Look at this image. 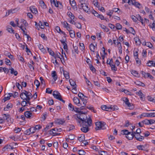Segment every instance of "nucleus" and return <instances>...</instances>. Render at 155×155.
<instances>
[{"mask_svg":"<svg viewBox=\"0 0 155 155\" xmlns=\"http://www.w3.org/2000/svg\"><path fill=\"white\" fill-rule=\"evenodd\" d=\"M81 112L77 115V118H76L77 122L80 125H81L82 124H87L89 126H91L92 123L91 119L90 117L87 118L85 113H83L82 112Z\"/></svg>","mask_w":155,"mask_h":155,"instance_id":"1","label":"nucleus"},{"mask_svg":"<svg viewBox=\"0 0 155 155\" xmlns=\"http://www.w3.org/2000/svg\"><path fill=\"white\" fill-rule=\"evenodd\" d=\"M95 125L96 127L95 128V129L97 130L101 129L104 130L106 128L105 126V123L104 122H97L95 123Z\"/></svg>","mask_w":155,"mask_h":155,"instance_id":"2","label":"nucleus"},{"mask_svg":"<svg viewBox=\"0 0 155 155\" xmlns=\"http://www.w3.org/2000/svg\"><path fill=\"white\" fill-rule=\"evenodd\" d=\"M81 126H82V127L81 128V130L83 132L86 133L89 130L88 128L89 126L86 124H82L81 125H80Z\"/></svg>","mask_w":155,"mask_h":155,"instance_id":"3","label":"nucleus"},{"mask_svg":"<svg viewBox=\"0 0 155 155\" xmlns=\"http://www.w3.org/2000/svg\"><path fill=\"white\" fill-rule=\"evenodd\" d=\"M82 5V8L83 10L86 13L90 14V11L89 8L88 6L86 4L84 3L83 5Z\"/></svg>","mask_w":155,"mask_h":155,"instance_id":"4","label":"nucleus"},{"mask_svg":"<svg viewBox=\"0 0 155 155\" xmlns=\"http://www.w3.org/2000/svg\"><path fill=\"white\" fill-rule=\"evenodd\" d=\"M135 134L136 133L135 131L132 132L131 133L130 132L127 136H126V137L128 140H132L134 137Z\"/></svg>","mask_w":155,"mask_h":155,"instance_id":"5","label":"nucleus"},{"mask_svg":"<svg viewBox=\"0 0 155 155\" xmlns=\"http://www.w3.org/2000/svg\"><path fill=\"white\" fill-rule=\"evenodd\" d=\"M35 132V130H33V127H31L29 129L26 130L24 132V134L26 135H29L31 134H33Z\"/></svg>","mask_w":155,"mask_h":155,"instance_id":"6","label":"nucleus"},{"mask_svg":"<svg viewBox=\"0 0 155 155\" xmlns=\"http://www.w3.org/2000/svg\"><path fill=\"white\" fill-rule=\"evenodd\" d=\"M134 137L137 140L139 141H142L144 139V136L140 135L139 134H136V135L135 134Z\"/></svg>","mask_w":155,"mask_h":155,"instance_id":"7","label":"nucleus"},{"mask_svg":"<svg viewBox=\"0 0 155 155\" xmlns=\"http://www.w3.org/2000/svg\"><path fill=\"white\" fill-rule=\"evenodd\" d=\"M25 116L27 118H32L33 116L32 114L30 111H26L24 113Z\"/></svg>","mask_w":155,"mask_h":155,"instance_id":"8","label":"nucleus"},{"mask_svg":"<svg viewBox=\"0 0 155 155\" xmlns=\"http://www.w3.org/2000/svg\"><path fill=\"white\" fill-rule=\"evenodd\" d=\"M144 117H155V113H143Z\"/></svg>","mask_w":155,"mask_h":155,"instance_id":"9","label":"nucleus"},{"mask_svg":"<svg viewBox=\"0 0 155 155\" xmlns=\"http://www.w3.org/2000/svg\"><path fill=\"white\" fill-rule=\"evenodd\" d=\"M17 11L16 8L11 9L9 10L8 12H6L5 16H7L11 13H14L16 12Z\"/></svg>","mask_w":155,"mask_h":155,"instance_id":"10","label":"nucleus"},{"mask_svg":"<svg viewBox=\"0 0 155 155\" xmlns=\"http://www.w3.org/2000/svg\"><path fill=\"white\" fill-rule=\"evenodd\" d=\"M73 101L75 104H78V106L81 105V104L80 102V100L77 97H74L73 98Z\"/></svg>","mask_w":155,"mask_h":155,"instance_id":"11","label":"nucleus"},{"mask_svg":"<svg viewBox=\"0 0 155 155\" xmlns=\"http://www.w3.org/2000/svg\"><path fill=\"white\" fill-rule=\"evenodd\" d=\"M58 130V129L57 128H53L50 130V134H56V135H58L59 134L56 133Z\"/></svg>","mask_w":155,"mask_h":155,"instance_id":"12","label":"nucleus"},{"mask_svg":"<svg viewBox=\"0 0 155 155\" xmlns=\"http://www.w3.org/2000/svg\"><path fill=\"white\" fill-rule=\"evenodd\" d=\"M30 9L31 12L33 13L36 14L38 13L37 9L35 8V6H31L30 7Z\"/></svg>","mask_w":155,"mask_h":155,"instance_id":"13","label":"nucleus"},{"mask_svg":"<svg viewBox=\"0 0 155 155\" xmlns=\"http://www.w3.org/2000/svg\"><path fill=\"white\" fill-rule=\"evenodd\" d=\"M56 0H50L51 3V4L53 3L55 7H58V5L59 4L61 5V4L59 2Z\"/></svg>","mask_w":155,"mask_h":155,"instance_id":"14","label":"nucleus"},{"mask_svg":"<svg viewBox=\"0 0 155 155\" xmlns=\"http://www.w3.org/2000/svg\"><path fill=\"white\" fill-rule=\"evenodd\" d=\"M6 94H5V96L3 99V100L4 101V102H5L6 101L10 99V97L12 95V93H9L8 94V96H6Z\"/></svg>","mask_w":155,"mask_h":155,"instance_id":"15","label":"nucleus"},{"mask_svg":"<svg viewBox=\"0 0 155 155\" xmlns=\"http://www.w3.org/2000/svg\"><path fill=\"white\" fill-rule=\"evenodd\" d=\"M61 56L60 53L58 52H56V54L54 53V55H53L52 56L54 57V58L56 59L57 58H59L60 59L61 61L62 62V58L60 57V56Z\"/></svg>","mask_w":155,"mask_h":155,"instance_id":"16","label":"nucleus"},{"mask_svg":"<svg viewBox=\"0 0 155 155\" xmlns=\"http://www.w3.org/2000/svg\"><path fill=\"white\" fill-rule=\"evenodd\" d=\"M70 3L71 6L73 7L74 8H76L77 9V7L76 6V3L74 0H70Z\"/></svg>","mask_w":155,"mask_h":155,"instance_id":"17","label":"nucleus"},{"mask_svg":"<svg viewBox=\"0 0 155 155\" xmlns=\"http://www.w3.org/2000/svg\"><path fill=\"white\" fill-rule=\"evenodd\" d=\"M51 76L54 79V81H55L58 78L56 72L55 71H52L51 73Z\"/></svg>","mask_w":155,"mask_h":155,"instance_id":"18","label":"nucleus"},{"mask_svg":"<svg viewBox=\"0 0 155 155\" xmlns=\"http://www.w3.org/2000/svg\"><path fill=\"white\" fill-rule=\"evenodd\" d=\"M24 91L25 92H23L21 93L20 95L21 98L22 99L25 97L23 96V95H25V97H27V95L28 94V91L25 90H24Z\"/></svg>","mask_w":155,"mask_h":155,"instance_id":"19","label":"nucleus"},{"mask_svg":"<svg viewBox=\"0 0 155 155\" xmlns=\"http://www.w3.org/2000/svg\"><path fill=\"white\" fill-rule=\"evenodd\" d=\"M136 16L137 20H138L140 21L142 25H144V23L143 22V19L139 15H136Z\"/></svg>","mask_w":155,"mask_h":155,"instance_id":"20","label":"nucleus"},{"mask_svg":"<svg viewBox=\"0 0 155 155\" xmlns=\"http://www.w3.org/2000/svg\"><path fill=\"white\" fill-rule=\"evenodd\" d=\"M134 40L135 41V43L136 45H139L140 44V40L138 37H135L134 38Z\"/></svg>","mask_w":155,"mask_h":155,"instance_id":"21","label":"nucleus"},{"mask_svg":"<svg viewBox=\"0 0 155 155\" xmlns=\"http://www.w3.org/2000/svg\"><path fill=\"white\" fill-rule=\"evenodd\" d=\"M155 62V61H149L147 63V66L149 67H151L152 66H154Z\"/></svg>","mask_w":155,"mask_h":155,"instance_id":"22","label":"nucleus"},{"mask_svg":"<svg viewBox=\"0 0 155 155\" xmlns=\"http://www.w3.org/2000/svg\"><path fill=\"white\" fill-rule=\"evenodd\" d=\"M63 71L64 75L65 78L67 79H69L70 78L69 73L67 71H64L63 69Z\"/></svg>","mask_w":155,"mask_h":155,"instance_id":"23","label":"nucleus"},{"mask_svg":"<svg viewBox=\"0 0 155 155\" xmlns=\"http://www.w3.org/2000/svg\"><path fill=\"white\" fill-rule=\"evenodd\" d=\"M101 108L103 110H104L107 111H110V107H108L107 106L105 105H102L101 106Z\"/></svg>","mask_w":155,"mask_h":155,"instance_id":"24","label":"nucleus"},{"mask_svg":"<svg viewBox=\"0 0 155 155\" xmlns=\"http://www.w3.org/2000/svg\"><path fill=\"white\" fill-rule=\"evenodd\" d=\"M3 116H4L3 117L4 119V120H7V121H9V120H10V116L9 114H3Z\"/></svg>","mask_w":155,"mask_h":155,"instance_id":"25","label":"nucleus"},{"mask_svg":"<svg viewBox=\"0 0 155 155\" xmlns=\"http://www.w3.org/2000/svg\"><path fill=\"white\" fill-rule=\"evenodd\" d=\"M11 70V74H14L15 76H17L18 74V72L17 71H15L14 69L12 68H11L9 69Z\"/></svg>","mask_w":155,"mask_h":155,"instance_id":"26","label":"nucleus"},{"mask_svg":"<svg viewBox=\"0 0 155 155\" xmlns=\"http://www.w3.org/2000/svg\"><path fill=\"white\" fill-rule=\"evenodd\" d=\"M7 30L10 33H14V30L12 29V28L10 26H7Z\"/></svg>","mask_w":155,"mask_h":155,"instance_id":"27","label":"nucleus"},{"mask_svg":"<svg viewBox=\"0 0 155 155\" xmlns=\"http://www.w3.org/2000/svg\"><path fill=\"white\" fill-rule=\"evenodd\" d=\"M95 46L93 44L91 43L90 45V50L93 52H95Z\"/></svg>","mask_w":155,"mask_h":155,"instance_id":"28","label":"nucleus"},{"mask_svg":"<svg viewBox=\"0 0 155 155\" xmlns=\"http://www.w3.org/2000/svg\"><path fill=\"white\" fill-rule=\"evenodd\" d=\"M67 15L71 19H74L75 16L71 12H68Z\"/></svg>","mask_w":155,"mask_h":155,"instance_id":"29","label":"nucleus"},{"mask_svg":"<svg viewBox=\"0 0 155 155\" xmlns=\"http://www.w3.org/2000/svg\"><path fill=\"white\" fill-rule=\"evenodd\" d=\"M70 37L72 38H74L75 36L74 31L72 29L69 31Z\"/></svg>","mask_w":155,"mask_h":155,"instance_id":"30","label":"nucleus"},{"mask_svg":"<svg viewBox=\"0 0 155 155\" xmlns=\"http://www.w3.org/2000/svg\"><path fill=\"white\" fill-rule=\"evenodd\" d=\"M70 83L72 86L73 87V88L74 87H76L75 85H76V83L75 81H73L72 79H70L69 80Z\"/></svg>","mask_w":155,"mask_h":155,"instance_id":"31","label":"nucleus"},{"mask_svg":"<svg viewBox=\"0 0 155 155\" xmlns=\"http://www.w3.org/2000/svg\"><path fill=\"white\" fill-rule=\"evenodd\" d=\"M12 107V104L11 103H8L6 106V107H5L4 108V110L5 111H7L8 110V109H9Z\"/></svg>","mask_w":155,"mask_h":155,"instance_id":"32","label":"nucleus"},{"mask_svg":"<svg viewBox=\"0 0 155 155\" xmlns=\"http://www.w3.org/2000/svg\"><path fill=\"white\" fill-rule=\"evenodd\" d=\"M87 108L94 113H96V111L94 110V107L92 106L89 105L87 107Z\"/></svg>","mask_w":155,"mask_h":155,"instance_id":"33","label":"nucleus"},{"mask_svg":"<svg viewBox=\"0 0 155 155\" xmlns=\"http://www.w3.org/2000/svg\"><path fill=\"white\" fill-rule=\"evenodd\" d=\"M132 5H134L138 8H140V6L141 4L138 2H136L135 0H134Z\"/></svg>","mask_w":155,"mask_h":155,"instance_id":"34","label":"nucleus"},{"mask_svg":"<svg viewBox=\"0 0 155 155\" xmlns=\"http://www.w3.org/2000/svg\"><path fill=\"white\" fill-rule=\"evenodd\" d=\"M110 111L117 110L118 109L116 106H111L110 107Z\"/></svg>","mask_w":155,"mask_h":155,"instance_id":"35","label":"nucleus"},{"mask_svg":"<svg viewBox=\"0 0 155 155\" xmlns=\"http://www.w3.org/2000/svg\"><path fill=\"white\" fill-rule=\"evenodd\" d=\"M85 140V137L84 135H82L80 137L78 138V140L80 142H83L84 140Z\"/></svg>","mask_w":155,"mask_h":155,"instance_id":"36","label":"nucleus"},{"mask_svg":"<svg viewBox=\"0 0 155 155\" xmlns=\"http://www.w3.org/2000/svg\"><path fill=\"white\" fill-rule=\"evenodd\" d=\"M116 29L121 30L122 28V25L119 23H117L116 25Z\"/></svg>","mask_w":155,"mask_h":155,"instance_id":"37","label":"nucleus"},{"mask_svg":"<svg viewBox=\"0 0 155 155\" xmlns=\"http://www.w3.org/2000/svg\"><path fill=\"white\" fill-rule=\"evenodd\" d=\"M137 148L139 150H144L145 149V147L143 145L137 146Z\"/></svg>","mask_w":155,"mask_h":155,"instance_id":"38","label":"nucleus"},{"mask_svg":"<svg viewBox=\"0 0 155 155\" xmlns=\"http://www.w3.org/2000/svg\"><path fill=\"white\" fill-rule=\"evenodd\" d=\"M131 74L134 75V76L136 77H139V74L135 70H133L131 71Z\"/></svg>","mask_w":155,"mask_h":155,"instance_id":"39","label":"nucleus"},{"mask_svg":"<svg viewBox=\"0 0 155 155\" xmlns=\"http://www.w3.org/2000/svg\"><path fill=\"white\" fill-rule=\"evenodd\" d=\"M69 109L70 110L73 111L74 110V108L73 105L71 103L69 104L68 105Z\"/></svg>","mask_w":155,"mask_h":155,"instance_id":"40","label":"nucleus"},{"mask_svg":"<svg viewBox=\"0 0 155 155\" xmlns=\"http://www.w3.org/2000/svg\"><path fill=\"white\" fill-rule=\"evenodd\" d=\"M74 24L75 25L77 28L80 29L81 28V25L80 23L76 22L74 23Z\"/></svg>","mask_w":155,"mask_h":155,"instance_id":"41","label":"nucleus"},{"mask_svg":"<svg viewBox=\"0 0 155 155\" xmlns=\"http://www.w3.org/2000/svg\"><path fill=\"white\" fill-rule=\"evenodd\" d=\"M41 126L39 124L36 125L35 127H33V130H35V131L36 130H39L41 129Z\"/></svg>","mask_w":155,"mask_h":155,"instance_id":"42","label":"nucleus"},{"mask_svg":"<svg viewBox=\"0 0 155 155\" xmlns=\"http://www.w3.org/2000/svg\"><path fill=\"white\" fill-rule=\"evenodd\" d=\"M78 153L79 155H85V152L83 150H79Z\"/></svg>","mask_w":155,"mask_h":155,"instance_id":"43","label":"nucleus"},{"mask_svg":"<svg viewBox=\"0 0 155 155\" xmlns=\"http://www.w3.org/2000/svg\"><path fill=\"white\" fill-rule=\"evenodd\" d=\"M149 26L150 28H151L154 31L155 27V21H153V23L151 24H150Z\"/></svg>","mask_w":155,"mask_h":155,"instance_id":"44","label":"nucleus"},{"mask_svg":"<svg viewBox=\"0 0 155 155\" xmlns=\"http://www.w3.org/2000/svg\"><path fill=\"white\" fill-rule=\"evenodd\" d=\"M110 66L111 67V69L112 70H113L114 71H116L117 70V68L115 66V64H110Z\"/></svg>","mask_w":155,"mask_h":155,"instance_id":"45","label":"nucleus"},{"mask_svg":"<svg viewBox=\"0 0 155 155\" xmlns=\"http://www.w3.org/2000/svg\"><path fill=\"white\" fill-rule=\"evenodd\" d=\"M47 49L49 53L52 56H53V55H54V52L52 51V50L51 48H47Z\"/></svg>","mask_w":155,"mask_h":155,"instance_id":"46","label":"nucleus"},{"mask_svg":"<svg viewBox=\"0 0 155 155\" xmlns=\"http://www.w3.org/2000/svg\"><path fill=\"white\" fill-rule=\"evenodd\" d=\"M34 84L37 86V88H38L39 87L40 84L39 81L37 80H35Z\"/></svg>","mask_w":155,"mask_h":155,"instance_id":"47","label":"nucleus"},{"mask_svg":"<svg viewBox=\"0 0 155 155\" xmlns=\"http://www.w3.org/2000/svg\"><path fill=\"white\" fill-rule=\"evenodd\" d=\"M144 45L150 48H151L153 47L152 44L150 42H145Z\"/></svg>","mask_w":155,"mask_h":155,"instance_id":"48","label":"nucleus"},{"mask_svg":"<svg viewBox=\"0 0 155 155\" xmlns=\"http://www.w3.org/2000/svg\"><path fill=\"white\" fill-rule=\"evenodd\" d=\"M121 132H122V134H123L125 135L126 136H127L130 132H128V130H122Z\"/></svg>","mask_w":155,"mask_h":155,"instance_id":"49","label":"nucleus"},{"mask_svg":"<svg viewBox=\"0 0 155 155\" xmlns=\"http://www.w3.org/2000/svg\"><path fill=\"white\" fill-rule=\"evenodd\" d=\"M53 96L55 98L58 100H59L61 97L60 93L58 94H56L54 95V96Z\"/></svg>","mask_w":155,"mask_h":155,"instance_id":"50","label":"nucleus"},{"mask_svg":"<svg viewBox=\"0 0 155 155\" xmlns=\"http://www.w3.org/2000/svg\"><path fill=\"white\" fill-rule=\"evenodd\" d=\"M121 91L122 92H124L125 94H127L128 95H130V92L127 90L122 89Z\"/></svg>","mask_w":155,"mask_h":155,"instance_id":"51","label":"nucleus"},{"mask_svg":"<svg viewBox=\"0 0 155 155\" xmlns=\"http://www.w3.org/2000/svg\"><path fill=\"white\" fill-rule=\"evenodd\" d=\"M5 63L7 65H10L11 64L10 60L7 58H6L5 61Z\"/></svg>","mask_w":155,"mask_h":155,"instance_id":"52","label":"nucleus"},{"mask_svg":"<svg viewBox=\"0 0 155 155\" xmlns=\"http://www.w3.org/2000/svg\"><path fill=\"white\" fill-rule=\"evenodd\" d=\"M9 147H10V145H7L5 146L2 149V150L4 152L6 151L9 148Z\"/></svg>","mask_w":155,"mask_h":155,"instance_id":"53","label":"nucleus"},{"mask_svg":"<svg viewBox=\"0 0 155 155\" xmlns=\"http://www.w3.org/2000/svg\"><path fill=\"white\" fill-rule=\"evenodd\" d=\"M65 122V121L64 120H61L60 119H58L57 120V123L58 124H62Z\"/></svg>","mask_w":155,"mask_h":155,"instance_id":"54","label":"nucleus"},{"mask_svg":"<svg viewBox=\"0 0 155 155\" xmlns=\"http://www.w3.org/2000/svg\"><path fill=\"white\" fill-rule=\"evenodd\" d=\"M130 33L133 35H135V31H134V30L132 27H130Z\"/></svg>","mask_w":155,"mask_h":155,"instance_id":"55","label":"nucleus"},{"mask_svg":"<svg viewBox=\"0 0 155 155\" xmlns=\"http://www.w3.org/2000/svg\"><path fill=\"white\" fill-rule=\"evenodd\" d=\"M21 21L25 26H27L28 25V23L25 20L22 19L21 20Z\"/></svg>","mask_w":155,"mask_h":155,"instance_id":"56","label":"nucleus"},{"mask_svg":"<svg viewBox=\"0 0 155 155\" xmlns=\"http://www.w3.org/2000/svg\"><path fill=\"white\" fill-rule=\"evenodd\" d=\"M113 63V61L112 59H107V64L110 65V64H111V63Z\"/></svg>","mask_w":155,"mask_h":155,"instance_id":"57","label":"nucleus"},{"mask_svg":"<svg viewBox=\"0 0 155 155\" xmlns=\"http://www.w3.org/2000/svg\"><path fill=\"white\" fill-rule=\"evenodd\" d=\"M21 128H15V133H19L21 130Z\"/></svg>","mask_w":155,"mask_h":155,"instance_id":"58","label":"nucleus"},{"mask_svg":"<svg viewBox=\"0 0 155 155\" xmlns=\"http://www.w3.org/2000/svg\"><path fill=\"white\" fill-rule=\"evenodd\" d=\"M81 99L83 102V105L85 106L87 102V100L84 98H81Z\"/></svg>","mask_w":155,"mask_h":155,"instance_id":"59","label":"nucleus"},{"mask_svg":"<svg viewBox=\"0 0 155 155\" xmlns=\"http://www.w3.org/2000/svg\"><path fill=\"white\" fill-rule=\"evenodd\" d=\"M131 18L132 19L133 21L135 22L137 21V16H135L134 15H132L131 16Z\"/></svg>","mask_w":155,"mask_h":155,"instance_id":"60","label":"nucleus"},{"mask_svg":"<svg viewBox=\"0 0 155 155\" xmlns=\"http://www.w3.org/2000/svg\"><path fill=\"white\" fill-rule=\"evenodd\" d=\"M143 134L144 135L145 137H147L150 134L149 132L146 131L144 133H143Z\"/></svg>","mask_w":155,"mask_h":155,"instance_id":"61","label":"nucleus"},{"mask_svg":"<svg viewBox=\"0 0 155 155\" xmlns=\"http://www.w3.org/2000/svg\"><path fill=\"white\" fill-rule=\"evenodd\" d=\"M108 26L111 29H114L115 28V26L112 24H108Z\"/></svg>","mask_w":155,"mask_h":155,"instance_id":"62","label":"nucleus"},{"mask_svg":"<svg viewBox=\"0 0 155 155\" xmlns=\"http://www.w3.org/2000/svg\"><path fill=\"white\" fill-rule=\"evenodd\" d=\"M69 139L71 140H73L74 139V135L71 134L68 136Z\"/></svg>","mask_w":155,"mask_h":155,"instance_id":"63","label":"nucleus"},{"mask_svg":"<svg viewBox=\"0 0 155 155\" xmlns=\"http://www.w3.org/2000/svg\"><path fill=\"white\" fill-rule=\"evenodd\" d=\"M141 74L144 78H146L147 77V73H146L145 72L142 71H141Z\"/></svg>","mask_w":155,"mask_h":155,"instance_id":"64","label":"nucleus"}]
</instances>
